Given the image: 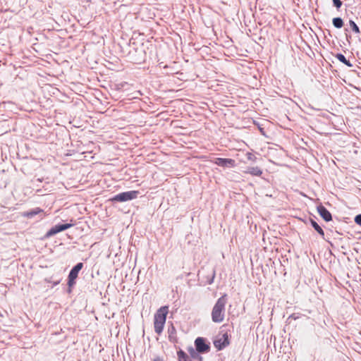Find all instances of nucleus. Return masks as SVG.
<instances>
[{
  "label": "nucleus",
  "mask_w": 361,
  "mask_h": 361,
  "mask_svg": "<svg viewBox=\"0 0 361 361\" xmlns=\"http://www.w3.org/2000/svg\"><path fill=\"white\" fill-rule=\"evenodd\" d=\"M83 267L84 264L82 262H78L75 266H73L71 269L67 280L68 293L71 292L72 288L75 285L76 279L78 278V274L83 268Z\"/></svg>",
  "instance_id": "1"
},
{
  "label": "nucleus",
  "mask_w": 361,
  "mask_h": 361,
  "mask_svg": "<svg viewBox=\"0 0 361 361\" xmlns=\"http://www.w3.org/2000/svg\"><path fill=\"white\" fill-rule=\"evenodd\" d=\"M139 194L138 190L123 192L114 195L110 200L112 202H123L137 198Z\"/></svg>",
  "instance_id": "2"
},
{
  "label": "nucleus",
  "mask_w": 361,
  "mask_h": 361,
  "mask_svg": "<svg viewBox=\"0 0 361 361\" xmlns=\"http://www.w3.org/2000/svg\"><path fill=\"white\" fill-rule=\"evenodd\" d=\"M227 302V294H224L219 298L215 303L211 316H221V313L225 309V305Z\"/></svg>",
  "instance_id": "3"
},
{
  "label": "nucleus",
  "mask_w": 361,
  "mask_h": 361,
  "mask_svg": "<svg viewBox=\"0 0 361 361\" xmlns=\"http://www.w3.org/2000/svg\"><path fill=\"white\" fill-rule=\"evenodd\" d=\"M73 226L72 224H59L51 227L45 234V238H49L50 237L61 232L66 231Z\"/></svg>",
  "instance_id": "4"
},
{
  "label": "nucleus",
  "mask_w": 361,
  "mask_h": 361,
  "mask_svg": "<svg viewBox=\"0 0 361 361\" xmlns=\"http://www.w3.org/2000/svg\"><path fill=\"white\" fill-rule=\"evenodd\" d=\"M213 163L217 166L227 168H232L235 166V161L229 158H215Z\"/></svg>",
  "instance_id": "5"
},
{
  "label": "nucleus",
  "mask_w": 361,
  "mask_h": 361,
  "mask_svg": "<svg viewBox=\"0 0 361 361\" xmlns=\"http://www.w3.org/2000/svg\"><path fill=\"white\" fill-rule=\"evenodd\" d=\"M317 210L320 216L326 222L332 220L331 212L322 204L317 207Z\"/></svg>",
  "instance_id": "6"
},
{
  "label": "nucleus",
  "mask_w": 361,
  "mask_h": 361,
  "mask_svg": "<svg viewBox=\"0 0 361 361\" xmlns=\"http://www.w3.org/2000/svg\"><path fill=\"white\" fill-rule=\"evenodd\" d=\"M43 209H40L39 207H35L32 209H30L29 211H26L22 213V216L26 217L27 219H32L35 216L43 213Z\"/></svg>",
  "instance_id": "7"
},
{
  "label": "nucleus",
  "mask_w": 361,
  "mask_h": 361,
  "mask_svg": "<svg viewBox=\"0 0 361 361\" xmlns=\"http://www.w3.org/2000/svg\"><path fill=\"white\" fill-rule=\"evenodd\" d=\"M246 173L252 176H260L262 174V169L258 166H248Z\"/></svg>",
  "instance_id": "8"
},
{
  "label": "nucleus",
  "mask_w": 361,
  "mask_h": 361,
  "mask_svg": "<svg viewBox=\"0 0 361 361\" xmlns=\"http://www.w3.org/2000/svg\"><path fill=\"white\" fill-rule=\"evenodd\" d=\"M310 223L314 229L322 237H324V232L322 228L313 219H310Z\"/></svg>",
  "instance_id": "9"
},
{
  "label": "nucleus",
  "mask_w": 361,
  "mask_h": 361,
  "mask_svg": "<svg viewBox=\"0 0 361 361\" xmlns=\"http://www.w3.org/2000/svg\"><path fill=\"white\" fill-rule=\"evenodd\" d=\"M169 313V306L164 305L159 308L154 316H167Z\"/></svg>",
  "instance_id": "10"
},
{
  "label": "nucleus",
  "mask_w": 361,
  "mask_h": 361,
  "mask_svg": "<svg viewBox=\"0 0 361 361\" xmlns=\"http://www.w3.org/2000/svg\"><path fill=\"white\" fill-rule=\"evenodd\" d=\"M332 23L333 25L338 29L341 28L344 25V22L341 17L334 18L332 20Z\"/></svg>",
  "instance_id": "11"
},
{
  "label": "nucleus",
  "mask_w": 361,
  "mask_h": 361,
  "mask_svg": "<svg viewBox=\"0 0 361 361\" xmlns=\"http://www.w3.org/2000/svg\"><path fill=\"white\" fill-rule=\"evenodd\" d=\"M216 276V271L214 269H212L211 273L208 274L206 278V283L211 285L214 283V280Z\"/></svg>",
  "instance_id": "12"
},
{
  "label": "nucleus",
  "mask_w": 361,
  "mask_h": 361,
  "mask_svg": "<svg viewBox=\"0 0 361 361\" xmlns=\"http://www.w3.org/2000/svg\"><path fill=\"white\" fill-rule=\"evenodd\" d=\"M349 25H350L352 30L355 33L359 34L360 32L359 27L357 25V24L353 20H349Z\"/></svg>",
  "instance_id": "13"
},
{
  "label": "nucleus",
  "mask_w": 361,
  "mask_h": 361,
  "mask_svg": "<svg viewBox=\"0 0 361 361\" xmlns=\"http://www.w3.org/2000/svg\"><path fill=\"white\" fill-rule=\"evenodd\" d=\"M335 57L341 63H345L346 58L345 56L341 53H338L335 55Z\"/></svg>",
  "instance_id": "14"
},
{
  "label": "nucleus",
  "mask_w": 361,
  "mask_h": 361,
  "mask_svg": "<svg viewBox=\"0 0 361 361\" xmlns=\"http://www.w3.org/2000/svg\"><path fill=\"white\" fill-rule=\"evenodd\" d=\"M332 1L334 6H335L337 9H339L343 4L342 1L341 0H332Z\"/></svg>",
  "instance_id": "15"
},
{
  "label": "nucleus",
  "mask_w": 361,
  "mask_h": 361,
  "mask_svg": "<svg viewBox=\"0 0 361 361\" xmlns=\"http://www.w3.org/2000/svg\"><path fill=\"white\" fill-rule=\"evenodd\" d=\"M354 221L356 224L361 226V214H359L355 216Z\"/></svg>",
  "instance_id": "16"
},
{
  "label": "nucleus",
  "mask_w": 361,
  "mask_h": 361,
  "mask_svg": "<svg viewBox=\"0 0 361 361\" xmlns=\"http://www.w3.org/2000/svg\"><path fill=\"white\" fill-rule=\"evenodd\" d=\"M246 156L248 160L255 161L256 159L255 155L251 152H247Z\"/></svg>",
  "instance_id": "17"
},
{
  "label": "nucleus",
  "mask_w": 361,
  "mask_h": 361,
  "mask_svg": "<svg viewBox=\"0 0 361 361\" xmlns=\"http://www.w3.org/2000/svg\"><path fill=\"white\" fill-rule=\"evenodd\" d=\"M345 65H346L348 67H352L353 64L350 62V61L346 59L345 63H343Z\"/></svg>",
  "instance_id": "18"
},
{
  "label": "nucleus",
  "mask_w": 361,
  "mask_h": 361,
  "mask_svg": "<svg viewBox=\"0 0 361 361\" xmlns=\"http://www.w3.org/2000/svg\"><path fill=\"white\" fill-rule=\"evenodd\" d=\"M60 283V280H57L56 281L53 282L54 286H56Z\"/></svg>",
  "instance_id": "19"
},
{
  "label": "nucleus",
  "mask_w": 361,
  "mask_h": 361,
  "mask_svg": "<svg viewBox=\"0 0 361 361\" xmlns=\"http://www.w3.org/2000/svg\"><path fill=\"white\" fill-rule=\"evenodd\" d=\"M357 109L361 111V106H357Z\"/></svg>",
  "instance_id": "20"
},
{
  "label": "nucleus",
  "mask_w": 361,
  "mask_h": 361,
  "mask_svg": "<svg viewBox=\"0 0 361 361\" xmlns=\"http://www.w3.org/2000/svg\"><path fill=\"white\" fill-rule=\"evenodd\" d=\"M46 281H47V282H49V283H51V280H47V279H46Z\"/></svg>",
  "instance_id": "21"
}]
</instances>
